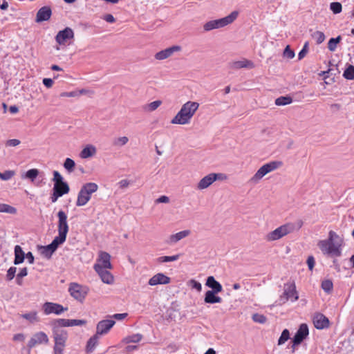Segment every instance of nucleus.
Listing matches in <instances>:
<instances>
[{"label": "nucleus", "instance_id": "1", "mask_svg": "<svg viewBox=\"0 0 354 354\" xmlns=\"http://www.w3.org/2000/svg\"><path fill=\"white\" fill-rule=\"evenodd\" d=\"M339 236L333 231H330L328 238L319 241L318 246L324 254L331 257H340L342 254V244Z\"/></svg>", "mask_w": 354, "mask_h": 354}, {"label": "nucleus", "instance_id": "2", "mask_svg": "<svg viewBox=\"0 0 354 354\" xmlns=\"http://www.w3.org/2000/svg\"><path fill=\"white\" fill-rule=\"evenodd\" d=\"M199 104L196 102L188 101L185 103L177 114L172 118L173 124H187L198 110Z\"/></svg>", "mask_w": 354, "mask_h": 354}, {"label": "nucleus", "instance_id": "3", "mask_svg": "<svg viewBox=\"0 0 354 354\" xmlns=\"http://www.w3.org/2000/svg\"><path fill=\"white\" fill-rule=\"evenodd\" d=\"M303 224L302 220H297L295 223H287L268 233L266 239L268 241L279 240L294 231L299 230L303 226Z\"/></svg>", "mask_w": 354, "mask_h": 354}, {"label": "nucleus", "instance_id": "4", "mask_svg": "<svg viewBox=\"0 0 354 354\" xmlns=\"http://www.w3.org/2000/svg\"><path fill=\"white\" fill-rule=\"evenodd\" d=\"M239 12L234 10L229 15L221 18L218 19L211 20L206 22L203 25V29L205 31H210L214 29L225 27L234 22L238 17Z\"/></svg>", "mask_w": 354, "mask_h": 354}, {"label": "nucleus", "instance_id": "5", "mask_svg": "<svg viewBox=\"0 0 354 354\" xmlns=\"http://www.w3.org/2000/svg\"><path fill=\"white\" fill-rule=\"evenodd\" d=\"M98 185L95 183H87L81 187L76 201V205L81 207L85 205L91 198L92 194L96 192Z\"/></svg>", "mask_w": 354, "mask_h": 354}, {"label": "nucleus", "instance_id": "6", "mask_svg": "<svg viewBox=\"0 0 354 354\" xmlns=\"http://www.w3.org/2000/svg\"><path fill=\"white\" fill-rule=\"evenodd\" d=\"M282 165L280 161H272L261 166L250 178L249 183L256 185L268 173L277 169Z\"/></svg>", "mask_w": 354, "mask_h": 354}, {"label": "nucleus", "instance_id": "7", "mask_svg": "<svg viewBox=\"0 0 354 354\" xmlns=\"http://www.w3.org/2000/svg\"><path fill=\"white\" fill-rule=\"evenodd\" d=\"M299 299L298 292L296 290V286L294 282H288L284 284L283 293L280 296L279 300L282 304H285L289 299L292 301H296Z\"/></svg>", "mask_w": 354, "mask_h": 354}, {"label": "nucleus", "instance_id": "8", "mask_svg": "<svg viewBox=\"0 0 354 354\" xmlns=\"http://www.w3.org/2000/svg\"><path fill=\"white\" fill-rule=\"evenodd\" d=\"M49 342L48 335L42 331L37 332L32 335L27 344L26 354H30L32 348L39 344H47Z\"/></svg>", "mask_w": 354, "mask_h": 354}, {"label": "nucleus", "instance_id": "9", "mask_svg": "<svg viewBox=\"0 0 354 354\" xmlns=\"http://www.w3.org/2000/svg\"><path fill=\"white\" fill-rule=\"evenodd\" d=\"M58 217V237L59 239L66 241V235L68 232V225L67 223V215L66 214L60 210L57 213Z\"/></svg>", "mask_w": 354, "mask_h": 354}, {"label": "nucleus", "instance_id": "10", "mask_svg": "<svg viewBox=\"0 0 354 354\" xmlns=\"http://www.w3.org/2000/svg\"><path fill=\"white\" fill-rule=\"evenodd\" d=\"M68 291L75 299L82 302L88 292L86 286H81L77 283H71L70 284Z\"/></svg>", "mask_w": 354, "mask_h": 354}, {"label": "nucleus", "instance_id": "11", "mask_svg": "<svg viewBox=\"0 0 354 354\" xmlns=\"http://www.w3.org/2000/svg\"><path fill=\"white\" fill-rule=\"evenodd\" d=\"M64 241L55 236L51 243L41 248V254L47 259H50L58 246L62 244Z\"/></svg>", "mask_w": 354, "mask_h": 354}, {"label": "nucleus", "instance_id": "12", "mask_svg": "<svg viewBox=\"0 0 354 354\" xmlns=\"http://www.w3.org/2000/svg\"><path fill=\"white\" fill-rule=\"evenodd\" d=\"M222 174H209L203 177L198 183L197 189L202 190L207 188L218 179H221Z\"/></svg>", "mask_w": 354, "mask_h": 354}, {"label": "nucleus", "instance_id": "13", "mask_svg": "<svg viewBox=\"0 0 354 354\" xmlns=\"http://www.w3.org/2000/svg\"><path fill=\"white\" fill-rule=\"evenodd\" d=\"M308 327L306 324H301L292 339V347L300 344L308 335Z\"/></svg>", "mask_w": 354, "mask_h": 354}, {"label": "nucleus", "instance_id": "14", "mask_svg": "<svg viewBox=\"0 0 354 354\" xmlns=\"http://www.w3.org/2000/svg\"><path fill=\"white\" fill-rule=\"evenodd\" d=\"M44 312L46 315L54 313L55 315H60L64 311L67 310V308H64L59 304L46 302L43 305Z\"/></svg>", "mask_w": 354, "mask_h": 354}, {"label": "nucleus", "instance_id": "15", "mask_svg": "<svg viewBox=\"0 0 354 354\" xmlns=\"http://www.w3.org/2000/svg\"><path fill=\"white\" fill-rule=\"evenodd\" d=\"M111 255L106 252H100L97 263L94 265L93 268L95 270L96 266H100L102 269H111Z\"/></svg>", "mask_w": 354, "mask_h": 354}, {"label": "nucleus", "instance_id": "16", "mask_svg": "<svg viewBox=\"0 0 354 354\" xmlns=\"http://www.w3.org/2000/svg\"><path fill=\"white\" fill-rule=\"evenodd\" d=\"M73 30L71 28L66 27L64 30L58 32L55 37V40L59 45H63L68 39H73Z\"/></svg>", "mask_w": 354, "mask_h": 354}, {"label": "nucleus", "instance_id": "17", "mask_svg": "<svg viewBox=\"0 0 354 354\" xmlns=\"http://www.w3.org/2000/svg\"><path fill=\"white\" fill-rule=\"evenodd\" d=\"M115 324V322L112 319H104L99 322L96 327V333L99 335L106 334Z\"/></svg>", "mask_w": 354, "mask_h": 354}, {"label": "nucleus", "instance_id": "18", "mask_svg": "<svg viewBox=\"0 0 354 354\" xmlns=\"http://www.w3.org/2000/svg\"><path fill=\"white\" fill-rule=\"evenodd\" d=\"M180 50L181 47L180 46H173L156 53L155 58L158 60H163L171 57L175 52L180 51Z\"/></svg>", "mask_w": 354, "mask_h": 354}, {"label": "nucleus", "instance_id": "19", "mask_svg": "<svg viewBox=\"0 0 354 354\" xmlns=\"http://www.w3.org/2000/svg\"><path fill=\"white\" fill-rule=\"evenodd\" d=\"M171 281V279L164 274L163 273H158L155 275H153L149 280V285L153 286L156 285H166L169 283Z\"/></svg>", "mask_w": 354, "mask_h": 354}, {"label": "nucleus", "instance_id": "20", "mask_svg": "<svg viewBox=\"0 0 354 354\" xmlns=\"http://www.w3.org/2000/svg\"><path fill=\"white\" fill-rule=\"evenodd\" d=\"M313 324L317 329H324L329 326L328 319L322 313H317L313 317Z\"/></svg>", "mask_w": 354, "mask_h": 354}, {"label": "nucleus", "instance_id": "21", "mask_svg": "<svg viewBox=\"0 0 354 354\" xmlns=\"http://www.w3.org/2000/svg\"><path fill=\"white\" fill-rule=\"evenodd\" d=\"M53 335L55 343L66 345L68 339V333L64 329L53 328Z\"/></svg>", "mask_w": 354, "mask_h": 354}, {"label": "nucleus", "instance_id": "22", "mask_svg": "<svg viewBox=\"0 0 354 354\" xmlns=\"http://www.w3.org/2000/svg\"><path fill=\"white\" fill-rule=\"evenodd\" d=\"M100 277L102 281L106 284H112L114 281V277L107 269H102L100 266L95 267V270Z\"/></svg>", "mask_w": 354, "mask_h": 354}, {"label": "nucleus", "instance_id": "23", "mask_svg": "<svg viewBox=\"0 0 354 354\" xmlns=\"http://www.w3.org/2000/svg\"><path fill=\"white\" fill-rule=\"evenodd\" d=\"M52 15V11L50 7H41L37 12L36 22L39 23L44 21H48Z\"/></svg>", "mask_w": 354, "mask_h": 354}, {"label": "nucleus", "instance_id": "24", "mask_svg": "<svg viewBox=\"0 0 354 354\" xmlns=\"http://www.w3.org/2000/svg\"><path fill=\"white\" fill-rule=\"evenodd\" d=\"M218 292L207 290L205 294L204 301L206 304H218L222 302V298L216 295Z\"/></svg>", "mask_w": 354, "mask_h": 354}, {"label": "nucleus", "instance_id": "25", "mask_svg": "<svg viewBox=\"0 0 354 354\" xmlns=\"http://www.w3.org/2000/svg\"><path fill=\"white\" fill-rule=\"evenodd\" d=\"M205 285L213 292H221L223 290L222 285L213 276L207 278Z\"/></svg>", "mask_w": 354, "mask_h": 354}, {"label": "nucleus", "instance_id": "26", "mask_svg": "<svg viewBox=\"0 0 354 354\" xmlns=\"http://www.w3.org/2000/svg\"><path fill=\"white\" fill-rule=\"evenodd\" d=\"M254 67V63L248 59H243L230 63V68L233 69H240L243 68H253Z\"/></svg>", "mask_w": 354, "mask_h": 354}, {"label": "nucleus", "instance_id": "27", "mask_svg": "<svg viewBox=\"0 0 354 354\" xmlns=\"http://www.w3.org/2000/svg\"><path fill=\"white\" fill-rule=\"evenodd\" d=\"M53 191H55L58 192L59 196H62L64 194H66L70 191L69 185L66 182H63L61 183L54 184Z\"/></svg>", "mask_w": 354, "mask_h": 354}, {"label": "nucleus", "instance_id": "28", "mask_svg": "<svg viewBox=\"0 0 354 354\" xmlns=\"http://www.w3.org/2000/svg\"><path fill=\"white\" fill-rule=\"evenodd\" d=\"M25 259V253L21 246L16 245L15 247V260L14 264L19 265L24 262Z\"/></svg>", "mask_w": 354, "mask_h": 354}, {"label": "nucleus", "instance_id": "29", "mask_svg": "<svg viewBox=\"0 0 354 354\" xmlns=\"http://www.w3.org/2000/svg\"><path fill=\"white\" fill-rule=\"evenodd\" d=\"M189 234H190V231L188 230L180 231V232H179L178 233H176V234H172V235L170 236V237H169V243L171 244L176 243L178 241H180L181 239L187 237Z\"/></svg>", "mask_w": 354, "mask_h": 354}, {"label": "nucleus", "instance_id": "30", "mask_svg": "<svg viewBox=\"0 0 354 354\" xmlns=\"http://www.w3.org/2000/svg\"><path fill=\"white\" fill-rule=\"evenodd\" d=\"M96 153V148L93 145H87L80 152V156L82 158H88L94 156Z\"/></svg>", "mask_w": 354, "mask_h": 354}, {"label": "nucleus", "instance_id": "31", "mask_svg": "<svg viewBox=\"0 0 354 354\" xmlns=\"http://www.w3.org/2000/svg\"><path fill=\"white\" fill-rule=\"evenodd\" d=\"M98 339H99V335H97L96 333L95 335H94L93 337H91L88 339V341L87 342V345H86L87 352L91 353L93 351L95 346L97 344Z\"/></svg>", "mask_w": 354, "mask_h": 354}, {"label": "nucleus", "instance_id": "32", "mask_svg": "<svg viewBox=\"0 0 354 354\" xmlns=\"http://www.w3.org/2000/svg\"><path fill=\"white\" fill-rule=\"evenodd\" d=\"M70 326V319H58L53 323V328L62 329V327Z\"/></svg>", "mask_w": 354, "mask_h": 354}, {"label": "nucleus", "instance_id": "33", "mask_svg": "<svg viewBox=\"0 0 354 354\" xmlns=\"http://www.w3.org/2000/svg\"><path fill=\"white\" fill-rule=\"evenodd\" d=\"M0 212L15 214L17 213V209L10 205L0 203Z\"/></svg>", "mask_w": 354, "mask_h": 354}, {"label": "nucleus", "instance_id": "34", "mask_svg": "<svg viewBox=\"0 0 354 354\" xmlns=\"http://www.w3.org/2000/svg\"><path fill=\"white\" fill-rule=\"evenodd\" d=\"M292 102V99L290 96H281L275 100V104L277 106H285Z\"/></svg>", "mask_w": 354, "mask_h": 354}, {"label": "nucleus", "instance_id": "35", "mask_svg": "<svg viewBox=\"0 0 354 354\" xmlns=\"http://www.w3.org/2000/svg\"><path fill=\"white\" fill-rule=\"evenodd\" d=\"M21 317L24 319H26L28 321H29L30 323L38 322L39 321V319L37 316V313L36 311H32L28 313L23 314L21 315Z\"/></svg>", "mask_w": 354, "mask_h": 354}, {"label": "nucleus", "instance_id": "36", "mask_svg": "<svg viewBox=\"0 0 354 354\" xmlns=\"http://www.w3.org/2000/svg\"><path fill=\"white\" fill-rule=\"evenodd\" d=\"M64 169L71 174L74 171L75 167V162L73 160L70 158H67L63 165Z\"/></svg>", "mask_w": 354, "mask_h": 354}, {"label": "nucleus", "instance_id": "37", "mask_svg": "<svg viewBox=\"0 0 354 354\" xmlns=\"http://www.w3.org/2000/svg\"><path fill=\"white\" fill-rule=\"evenodd\" d=\"M341 36L330 39L328 43V50L332 52L335 51L337 48V44L341 41Z\"/></svg>", "mask_w": 354, "mask_h": 354}, {"label": "nucleus", "instance_id": "38", "mask_svg": "<svg viewBox=\"0 0 354 354\" xmlns=\"http://www.w3.org/2000/svg\"><path fill=\"white\" fill-rule=\"evenodd\" d=\"M129 142V138L127 136H122L115 138L113 140V145L115 147H122Z\"/></svg>", "mask_w": 354, "mask_h": 354}, {"label": "nucleus", "instance_id": "39", "mask_svg": "<svg viewBox=\"0 0 354 354\" xmlns=\"http://www.w3.org/2000/svg\"><path fill=\"white\" fill-rule=\"evenodd\" d=\"M180 254H176L173 256H163L160 257L157 259L158 263H166L169 261H177L179 259Z\"/></svg>", "mask_w": 354, "mask_h": 354}, {"label": "nucleus", "instance_id": "40", "mask_svg": "<svg viewBox=\"0 0 354 354\" xmlns=\"http://www.w3.org/2000/svg\"><path fill=\"white\" fill-rule=\"evenodd\" d=\"M162 104V102L160 100H156L153 101L148 104H147L144 109L147 111H153L156 109H157Z\"/></svg>", "mask_w": 354, "mask_h": 354}, {"label": "nucleus", "instance_id": "41", "mask_svg": "<svg viewBox=\"0 0 354 354\" xmlns=\"http://www.w3.org/2000/svg\"><path fill=\"white\" fill-rule=\"evenodd\" d=\"M312 37L315 39L317 44H322L325 40V35L321 31H315L311 35Z\"/></svg>", "mask_w": 354, "mask_h": 354}, {"label": "nucleus", "instance_id": "42", "mask_svg": "<svg viewBox=\"0 0 354 354\" xmlns=\"http://www.w3.org/2000/svg\"><path fill=\"white\" fill-rule=\"evenodd\" d=\"M343 76L346 80H354V66L349 65L344 71Z\"/></svg>", "mask_w": 354, "mask_h": 354}, {"label": "nucleus", "instance_id": "43", "mask_svg": "<svg viewBox=\"0 0 354 354\" xmlns=\"http://www.w3.org/2000/svg\"><path fill=\"white\" fill-rule=\"evenodd\" d=\"M142 338V335L141 334H133L132 335H129L125 338V342L127 343H137L139 342Z\"/></svg>", "mask_w": 354, "mask_h": 354}, {"label": "nucleus", "instance_id": "44", "mask_svg": "<svg viewBox=\"0 0 354 354\" xmlns=\"http://www.w3.org/2000/svg\"><path fill=\"white\" fill-rule=\"evenodd\" d=\"M290 338V332L288 329H284L278 339V345L283 344Z\"/></svg>", "mask_w": 354, "mask_h": 354}, {"label": "nucleus", "instance_id": "45", "mask_svg": "<svg viewBox=\"0 0 354 354\" xmlns=\"http://www.w3.org/2000/svg\"><path fill=\"white\" fill-rule=\"evenodd\" d=\"M39 174V170L37 169H31L26 171V178L30 179L32 182L35 180Z\"/></svg>", "mask_w": 354, "mask_h": 354}, {"label": "nucleus", "instance_id": "46", "mask_svg": "<svg viewBox=\"0 0 354 354\" xmlns=\"http://www.w3.org/2000/svg\"><path fill=\"white\" fill-rule=\"evenodd\" d=\"M15 174L12 170H6L3 173L0 171V179L2 180H8L11 179Z\"/></svg>", "mask_w": 354, "mask_h": 354}, {"label": "nucleus", "instance_id": "47", "mask_svg": "<svg viewBox=\"0 0 354 354\" xmlns=\"http://www.w3.org/2000/svg\"><path fill=\"white\" fill-rule=\"evenodd\" d=\"M330 9L334 14H339L342 12V6L339 2H333L330 5Z\"/></svg>", "mask_w": 354, "mask_h": 354}, {"label": "nucleus", "instance_id": "48", "mask_svg": "<svg viewBox=\"0 0 354 354\" xmlns=\"http://www.w3.org/2000/svg\"><path fill=\"white\" fill-rule=\"evenodd\" d=\"M333 288V284L330 280H324L322 283V288L326 292H330Z\"/></svg>", "mask_w": 354, "mask_h": 354}, {"label": "nucleus", "instance_id": "49", "mask_svg": "<svg viewBox=\"0 0 354 354\" xmlns=\"http://www.w3.org/2000/svg\"><path fill=\"white\" fill-rule=\"evenodd\" d=\"M308 48H309V42L306 41L303 48L301 50V51L298 54V59L301 60L308 53Z\"/></svg>", "mask_w": 354, "mask_h": 354}, {"label": "nucleus", "instance_id": "50", "mask_svg": "<svg viewBox=\"0 0 354 354\" xmlns=\"http://www.w3.org/2000/svg\"><path fill=\"white\" fill-rule=\"evenodd\" d=\"M252 319L254 322L263 324L266 322V317L261 314L255 313L252 315Z\"/></svg>", "mask_w": 354, "mask_h": 354}, {"label": "nucleus", "instance_id": "51", "mask_svg": "<svg viewBox=\"0 0 354 354\" xmlns=\"http://www.w3.org/2000/svg\"><path fill=\"white\" fill-rule=\"evenodd\" d=\"M16 272H17L16 267H13V266L10 267L7 271L6 279L8 281L12 280L14 279V277H15Z\"/></svg>", "mask_w": 354, "mask_h": 354}, {"label": "nucleus", "instance_id": "52", "mask_svg": "<svg viewBox=\"0 0 354 354\" xmlns=\"http://www.w3.org/2000/svg\"><path fill=\"white\" fill-rule=\"evenodd\" d=\"M283 57L288 59H292L295 57V52L290 49V46H286L283 50Z\"/></svg>", "mask_w": 354, "mask_h": 354}, {"label": "nucleus", "instance_id": "53", "mask_svg": "<svg viewBox=\"0 0 354 354\" xmlns=\"http://www.w3.org/2000/svg\"><path fill=\"white\" fill-rule=\"evenodd\" d=\"M53 180L54 182V184H58L64 182L63 180V177L57 171H53Z\"/></svg>", "mask_w": 354, "mask_h": 354}, {"label": "nucleus", "instance_id": "54", "mask_svg": "<svg viewBox=\"0 0 354 354\" xmlns=\"http://www.w3.org/2000/svg\"><path fill=\"white\" fill-rule=\"evenodd\" d=\"M66 345L63 344H58L57 343H55L54 347H53V351L54 354H63V351L65 348Z\"/></svg>", "mask_w": 354, "mask_h": 354}, {"label": "nucleus", "instance_id": "55", "mask_svg": "<svg viewBox=\"0 0 354 354\" xmlns=\"http://www.w3.org/2000/svg\"><path fill=\"white\" fill-rule=\"evenodd\" d=\"M86 324L84 319H70V326H82Z\"/></svg>", "mask_w": 354, "mask_h": 354}, {"label": "nucleus", "instance_id": "56", "mask_svg": "<svg viewBox=\"0 0 354 354\" xmlns=\"http://www.w3.org/2000/svg\"><path fill=\"white\" fill-rule=\"evenodd\" d=\"M78 96L77 91H71V92H62L60 93V97H74Z\"/></svg>", "mask_w": 354, "mask_h": 354}, {"label": "nucleus", "instance_id": "57", "mask_svg": "<svg viewBox=\"0 0 354 354\" xmlns=\"http://www.w3.org/2000/svg\"><path fill=\"white\" fill-rule=\"evenodd\" d=\"M308 269L312 271L315 266V258L313 256H309L306 261Z\"/></svg>", "mask_w": 354, "mask_h": 354}, {"label": "nucleus", "instance_id": "58", "mask_svg": "<svg viewBox=\"0 0 354 354\" xmlns=\"http://www.w3.org/2000/svg\"><path fill=\"white\" fill-rule=\"evenodd\" d=\"M190 284H191L192 288H194V289L197 290L198 291H201L202 286H201V283L196 281V280L192 279L190 281Z\"/></svg>", "mask_w": 354, "mask_h": 354}, {"label": "nucleus", "instance_id": "59", "mask_svg": "<svg viewBox=\"0 0 354 354\" xmlns=\"http://www.w3.org/2000/svg\"><path fill=\"white\" fill-rule=\"evenodd\" d=\"M20 140L18 139H10L6 142V146L8 147H16L20 144Z\"/></svg>", "mask_w": 354, "mask_h": 354}, {"label": "nucleus", "instance_id": "60", "mask_svg": "<svg viewBox=\"0 0 354 354\" xmlns=\"http://www.w3.org/2000/svg\"><path fill=\"white\" fill-rule=\"evenodd\" d=\"M12 339L15 342H24L25 340V335L23 333H17L14 335Z\"/></svg>", "mask_w": 354, "mask_h": 354}, {"label": "nucleus", "instance_id": "61", "mask_svg": "<svg viewBox=\"0 0 354 354\" xmlns=\"http://www.w3.org/2000/svg\"><path fill=\"white\" fill-rule=\"evenodd\" d=\"M103 19L108 23H114L115 21V19L111 14H107L104 15Z\"/></svg>", "mask_w": 354, "mask_h": 354}, {"label": "nucleus", "instance_id": "62", "mask_svg": "<svg viewBox=\"0 0 354 354\" xmlns=\"http://www.w3.org/2000/svg\"><path fill=\"white\" fill-rule=\"evenodd\" d=\"M129 181L128 180H126V179H124V180H121L119 183H118V185H119V187L121 189H124V188H127L129 185Z\"/></svg>", "mask_w": 354, "mask_h": 354}, {"label": "nucleus", "instance_id": "63", "mask_svg": "<svg viewBox=\"0 0 354 354\" xmlns=\"http://www.w3.org/2000/svg\"><path fill=\"white\" fill-rule=\"evenodd\" d=\"M43 84L45 85V86H46L47 88H50L52 87L53 84V81L52 79L50 78H44L43 80Z\"/></svg>", "mask_w": 354, "mask_h": 354}, {"label": "nucleus", "instance_id": "64", "mask_svg": "<svg viewBox=\"0 0 354 354\" xmlns=\"http://www.w3.org/2000/svg\"><path fill=\"white\" fill-rule=\"evenodd\" d=\"M156 202L158 203H167L169 202V198L167 196H161L156 200Z\"/></svg>", "mask_w": 354, "mask_h": 354}]
</instances>
